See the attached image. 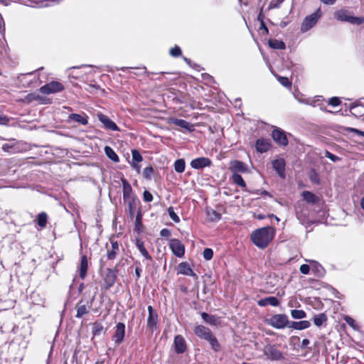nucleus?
I'll use <instances>...</instances> for the list:
<instances>
[{"label": "nucleus", "mask_w": 364, "mask_h": 364, "mask_svg": "<svg viewBox=\"0 0 364 364\" xmlns=\"http://www.w3.org/2000/svg\"><path fill=\"white\" fill-rule=\"evenodd\" d=\"M335 18L341 21L350 22L355 24H361L363 20L359 17H353L349 15L348 11L345 9H340L335 12Z\"/></svg>", "instance_id": "obj_6"}, {"label": "nucleus", "mask_w": 364, "mask_h": 364, "mask_svg": "<svg viewBox=\"0 0 364 364\" xmlns=\"http://www.w3.org/2000/svg\"><path fill=\"white\" fill-rule=\"evenodd\" d=\"M206 341L209 343L210 345L211 348L215 352H218L221 350V346L218 342V340L217 338L213 334L209 339H208Z\"/></svg>", "instance_id": "obj_32"}, {"label": "nucleus", "mask_w": 364, "mask_h": 364, "mask_svg": "<svg viewBox=\"0 0 364 364\" xmlns=\"http://www.w3.org/2000/svg\"><path fill=\"white\" fill-rule=\"evenodd\" d=\"M186 162L183 159H177L174 163V169L177 173H183L185 171Z\"/></svg>", "instance_id": "obj_36"}, {"label": "nucleus", "mask_w": 364, "mask_h": 364, "mask_svg": "<svg viewBox=\"0 0 364 364\" xmlns=\"http://www.w3.org/2000/svg\"><path fill=\"white\" fill-rule=\"evenodd\" d=\"M323 4L326 5H333L336 3V0H320Z\"/></svg>", "instance_id": "obj_64"}, {"label": "nucleus", "mask_w": 364, "mask_h": 364, "mask_svg": "<svg viewBox=\"0 0 364 364\" xmlns=\"http://www.w3.org/2000/svg\"><path fill=\"white\" fill-rule=\"evenodd\" d=\"M143 198L145 202H151L153 200V196L149 191H144L143 193Z\"/></svg>", "instance_id": "obj_54"}, {"label": "nucleus", "mask_w": 364, "mask_h": 364, "mask_svg": "<svg viewBox=\"0 0 364 364\" xmlns=\"http://www.w3.org/2000/svg\"><path fill=\"white\" fill-rule=\"evenodd\" d=\"M345 321L353 329H356L358 328V325L356 321L349 316H346L344 318Z\"/></svg>", "instance_id": "obj_50"}, {"label": "nucleus", "mask_w": 364, "mask_h": 364, "mask_svg": "<svg viewBox=\"0 0 364 364\" xmlns=\"http://www.w3.org/2000/svg\"><path fill=\"white\" fill-rule=\"evenodd\" d=\"M309 179L311 182L319 184L320 183V178L318 173L315 171V169H311L309 173Z\"/></svg>", "instance_id": "obj_42"}, {"label": "nucleus", "mask_w": 364, "mask_h": 364, "mask_svg": "<svg viewBox=\"0 0 364 364\" xmlns=\"http://www.w3.org/2000/svg\"><path fill=\"white\" fill-rule=\"evenodd\" d=\"M341 104V100L339 97H333L329 99L328 100V105H331L333 107L338 106Z\"/></svg>", "instance_id": "obj_52"}, {"label": "nucleus", "mask_w": 364, "mask_h": 364, "mask_svg": "<svg viewBox=\"0 0 364 364\" xmlns=\"http://www.w3.org/2000/svg\"><path fill=\"white\" fill-rule=\"evenodd\" d=\"M348 130L350 132H353V133H355V134H356L358 135L364 136V132L360 131V130H359L358 129H355V128H348Z\"/></svg>", "instance_id": "obj_61"}, {"label": "nucleus", "mask_w": 364, "mask_h": 364, "mask_svg": "<svg viewBox=\"0 0 364 364\" xmlns=\"http://www.w3.org/2000/svg\"><path fill=\"white\" fill-rule=\"evenodd\" d=\"M286 163L284 159L279 158L272 161V167L278 173L279 177L284 178L285 177Z\"/></svg>", "instance_id": "obj_18"}, {"label": "nucleus", "mask_w": 364, "mask_h": 364, "mask_svg": "<svg viewBox=\"0 0 364 364\" xmlns=\"http://www.w3.org/2000/svg\"><path fill=\"white\" fill-rule=\"evenodd\" d=\"M178 274L191 276L195 279H198V275L192 270L190 264L186 262H181L178 264Z\"/></svg>", "instance_id": "obj_19"}, {"label": "nucleus", "mask_w": 364, "mask_h": 364, "mask_svg": "<svg viewBox=\"0 0 364 364\" xmlns=\"http://www.w3.org/2000/svg\"><path fill=\"white\" fill-rule=\"evenodd\" d=\"M141 271L142 270H141V267H136V268H135V274H136V280H138L141 277Z\"/></svg>", "instance_id": "obj_62"}, {"label": "nucleus", "mask_w": 364, "mask_h": 364, "mask_svg": "<svg viewBox=\"0 0 364 364\" xmlns=\"http://www.w3.org/2000/svg\"><path fill=\"white\" fill-rule=\"evenodd\" d=\"M2 149L4 151H6V152H13L14 151V146L13 144H3L2 146Z\"/></svg>", "instance_id": "obj_57"}, {"label": "nucleus", "mask_w": 364, "mask_h": 364, "mask_svg": "<svg viewBox=\"0 0 364 364\" xmlns=\"http://www.w3.org/2000/svg\"><path fill=\"white\" fill-rule=\"evenodd\" d=\"M309 105L314 107H318L320 108V109L326 111V112H328L324 107L323 99L322 98L321 96H317L315 97V99L311 100V102H309Z\"/></svg>", "instance_id": "obj_29"}, {"label": "nucleus", "mask_w": 364, "mask_h": 364, "mask_svg": "<svg viewBox=\"0 0 364 364\" xmlns=\"http://www.w3.org/2000/svg\"><path fill=\"white\" fill-rule=\"evenodd\" d=\"M128 203V214L130 218L132 220L134 217L135 212L136 209L138 210V205L139 204V199L136 198H131L130 200H127Z\"/></svg>", "instance_id": "obj_24"}, {"label": "nucleus", "mask_w": 364, "mask_h": 364, "mask_svg": "<svg viewBox=\"0 0 364 364\" xmlns=\"http://www.w3.org/2000/svg\"><path fill=\"white\" fill-rule=\"evenodd\" d=\"M174 350L177 354H183L187 350V344L181 335H176L173 341Z\"/></svg>", "instance_id": "obj_11"}, {"label": "nucleus", "mask_w": 364, "mask_h": 364, "mask_svg": "<svg viewBox=\"0 0 364 364\" xmlns=\"http://www.w3.org/2000/svg\"><path fill=\"white\" fill-rule=\"evenodd\" d=\"M206 213L209 218V220L212 222H216L220 220L221 218V214L215 211V210L212 208H207L206 209Z\"/></svg>", "instance_id": "obj_31"}, {"label": "nucleus", "mask_w": 364, "mask_h": 364, "mask_svg": "<svg viewBox=\"0 0 364 364\" xmlns=\"http://www.w3.org/2000/svg\"><path fill=\"white\" fill-rule=\"evenodd\" d=\"M48 215L45 212H41L37 216V223L41 228H46L47 225Z\"/></svg>", "instance_id": "obj_34"}, {"label": "nucleus", "mask_w": 364, "mask_h": 364, "mask_svg": "<svg viewBox=\"0 0 364 364\" xmlns=\"http://www.w3.org/2000/svg\"><path fill=\"white\" fill-rule=\"evenodd\" d=\"M147 309L149 312L147 318V327L153 332L156 329L157 327L158 315L154 312V310L151 306H149Z\"/></svg>", "instance_id": "obj_14"}, {"label": "nucleus", "mask_w": 364, "mask_h": 364, "mask_svg": "<svg viewBox=\"0 0 364 364\" xmlns=\"http://www.w3.org/2000/svg\"><path fill=\"white\" fill-rule=\"evenodd\" d=\"M256 149L259 153L267 151L271 147V142L269 139H259L255 144Z\"/></svg>", "instance_id": "obj_22"}, {"label": "nucleus", "mask_w": 364, "mask_h": 364, "mask_svg": "<svg viewBox=\"0 0 364 364\" xmlns=\"http://www.w3.org/2000/svg\"><path fill=\"white\" fill-rule=\"evenodd\" d=\"M136 245L145 259H151V257L146 250L142 241L136 240Z\"/></svg>", "instance_id": "obj_33"}, {"label": "nucleus", "mask_w": 364, "mask_h": 364, "mask_svg": "<svg viewBox=\"0 0 364 364\" xmlns=\"http://www.w3.org/2000/svg\"><path fill=\"white\" fill-rule=\"evenodd\" d=\"M95 299V295H94L90 300L87 302V304H84L82 300H81L76 306L77 314L75 317L82 318L84 315L87 314L88 313V310L92 308Z\"/></svg>", "instance_id": "obj_9"}, {"label": "nucleus", "mask_w": 364, "mask_h": 364, "mask_svg": "<svg viewBox=\"0 0 364 364\" xmlns=\"http://www.w3.org/2000/svg\"><path fill=\"white\" fill-rule=\"evenodd\" d=\"M143 225H142V213L141 208H138L135 223H134V230L137 233H140L142 232Z\"/></svg>", "instance_id": "obj_27"}, {"label": "nucleus", "mask_w": 364, "mask_h": 364, "mask_svg": "<svg viewBox=\"0 0 364 364\" xmlns=\"http://www.w3.org/2000/svg\"><path fill=\"white\" fill-rule=\"evenodd\" d=\"M230 170L232 173H246L248 171L247 166L242 161L235 160L230 163Z\"/></svg>", "instance_id": "obj_17"}, {"label": "nucleus", "mask_w": 364, "mask_h": 364, "mask_svg": "<svg viewBox=\"0 0 364 364\" xmlns=\"http://www.w3.org/2000/svg\"><path fill=\"white\" fill-rule=\"evenodd\" d=\"M274 235V230L270 226L259 228L251 234L252 242L258 247L264 249L272 240Z\"/></svg>", "instance_id": "obj_1"}, {"label": "nucleus", "mask_w": 364, "mask_h": 364, "mask_svg": "<svg viewBox=\"0 0 364 364\" xmlns=\"http://www.w3.org/2000/svg\"><path fill=\"white\" fill-rule=\"evenodd\" d=\"M280 302L279 299L275 296H268L264 299H259L257 301V304L259 306H267L268 305L272 306H278Z\"/></svg>", "instance_id": "obj_23"}, {"label": "nucleus", "mask_w": 364, "mask_h": 364, "mask_svg": "<svg viewBox=\"0 0 364 364\" xmlns=\"http://www.w3.org/2000/svg\"><path fill=\"white\" fill-rule=\"evenodd\" d=\"M9 122V117L3 114H0V124H6Z\"/></svg>", "instance_id": "obj_60"}, {"label": "nucleus", "mask_w": 364, "mask_h": 364, "mask_svg": "<svg viewBox=\"0 0 364 364\" xmlns=\"http://www.w3.org/2000/svg\"><path fill=\"white\" fill-rule=\"evenodd\" d=\"M171 122L176 126L180 127L183 129H190V123L187 121L181 119H172Z\"/></svg>", "instance_id": "obj_37"}, {"label": "nucleus", "mask_w": 364, "mask_h": 364, "mask_svg": "<svg viewBox=\"0 0 364 364\" xmlns=\"http://www.w3.org/2000/svg\"><path fill=\"white\" fill-rule=\"evenodd\" d=\"M169 53L171 56L176 58L181 55V50L180 47L175 46V47L170 50Z\"/></svg>", "instance_id": "obj_49"}, {"label": "nucleus", "mask_w": 364, "mask_h": 364, "mask_svg": "<svg viewBox=\"0 0 364 364\" xmlns=\"http://www.w3.org/2000/svg\"><path fill=\"white\" fill-rule=\"evenodd\" d=\"M309 262L314 264V266L312 267V270L316 271L318 276H322L324 273V269L322 266L316 261L310 260Z\"/></svg>", "instance_id": "obj_43"}, {"label": "nucleus", "mask_w": 364, "mask_h": 364, "mask_svg": "<svg viewBox=\"0 0 364 364\" xmlns=\"http://www.w3.org/2000/svg\"><path fill=\"white\" fill-rule=\"evenodd\" d=\"M160 235L164 237H168L171 236V232L167 228H164L160 232Z\"/></svg>", "instance_id": "obj_58"}, {"label": "nucleus", "mask_w": 364, "mask_h": 364, "mask_svg": "<svg viewBox=\"0 0 364 364\" xmlns=\"http://www.w3.org/2000/svg\"><path fill=\"white\" fill-rule=\"evenodd\" d=\"M98 119L103 124L105 129L112 131H119V128L114 122L107 115L102 113L97 114Z\"/></svg>", "instance_id": "obj_16"}, {"label": "nucleus", "mask_w": 364, "mask_h": 364, "mask_svg": "<svg viewBox=\"0 0 364 364\" xmlns=\"http://www.w3.org/2000/svg\"><path fill=\"white\" fill-rule=\"evenodd\" d=\"M64 90V86L59 82L52 81L40 88V92L44 95L58 92Z\"/></svg>", "instance_id": "obj_8"}, {"label": "nucleus", "mask_w": 364, "mask_h": 364, "mask_svg": "<svg viewBox=\"0 0 364 364\" xmlns=\"http://www.w3.org/2000/svg\"><path fill=\"white\" fill-rule=\"evenodd\" d=\"M302 195H303L304 199L306 201H307L308 203H315L316 202V197L311 192L304 191Z\"/></svg>", "instance_id": "obj_41"}, {"label": "nucleus", "mask_w": 364, "mask_h": 364, "mask_svg": "<svg viewBox=\"0 0 364 364\" xmlns=\"http://www.w3.org/2000/svg\"><path fill=\"white\" fill-rule=\"evenodd\" d=\"M203 258L205 260H210L213 257V251L210 248H205L203 252Z\"/></svg>", "instance_id": "obj_48"}, {"label": "nucleus", "mask_w": 364, "mask_h": 364, "mask_svg": "<svg viewBox=\"0 0 364 364\" xmlns=\"http://www.w3.org/2000/svg\"><path fill=\"white\" fill-rule=\"evenodd\" d=\"M154 172V170L153 167L148 166L144 169L143 176L146 179L150 180L152 177Z\"/></svg>", "instance_id": "obj_45"}, {"label": "nucleus", "mask_w": 364, "mask_h": 364, "mask_svg": "<svg viewBox=\"0 0 364 364\" xmlns=\"http://www.w3.org/2000/svg\"><path fill=\"white\" fill-rule=\"evenodd\" d=\"M211 165L212 161L208 157H198L191 161V166L194 169H203Z\"/></svg>", "instance_id": "obj_12"}, {"label": "nucleus", "mask_w": 364, "mask_h": 364, "mask_svg": "<svg viewBox=\"0 0 364 364\" xmlns=\"http://www.w3.org/2000/svg\"><path fill=\"white\" fill-rule=\"evenodd\" d=\"M321 16V9H318L315 12L307 16L303 21L301 26V31L305 33L313 28Z\"/></svg>", "instance_id": "obj_3"}, {"label": "nucleus", "mask_w": 364, "mask_h": 364, "mask_svg": "<svg viewBox=\"0 0 364 364\" xmlns=\"http://www.w3.org/2000/svg\"><path fill=\"white\" fill-rule=\"evenodd\" d=\"M299 270L302 274H307L309 273L310 267L308 264H304L300 266Z\"/></svg>", "instance_id": "obj_56"}, {"label": "nucleus", "mask_w": 364, "mask_h": 364, "mask_svg": "<svg viewBox=\"0 0 364 364\" xmlns=\"http://www.w3.org/2000/svg\"><path fill=\"white\" fill-rule=\"evenodd\" d=\"M313 321H314V323L316 326L319 327L327 321V316L325 314L321 313L318 315H316L314 317Z\"/></svg>", "instance_id": "obj_35"}, {"label": "nucleus", "mask_w": 364, "mask_h": 364, "mask_svg": "<svg viewBox=\"0 0 364 364\" xmlns=\"http://www.w3.org/2000/svg\"><path fill=\"white\" fill-rule=\"evenodd\" d=\"M194 333L200 339L207 341L213 334L210 328L203 325H198L193 329Z\"/></svg>", "instance_id": "obj_13"}, {"label": "nucleus", "mask_w": 364, "mask_h": 364, "mask_svg": "<svg viewBox=\"0 0 364 364\" xmlns=\"http://www.w3.org/2000/svg\"><path fill=\"white\" fill-rule=\"evenodd\" d=\"M103 264L102 259L100 260V274L104 282V289L105 290L109 289L112 287L116 282L117 277V267H115L114 269L106 268L105 270H102Z\"/></svg>", "instance_id": "obj_2"}, {"label": "nucleus", "mask_w": 364, "mask_h": 364, "mask_svg": "<svg viewBox=\"0 0 364 364\" xmlns=\"http://www.w3.org/2000/svg\"><path fill=\"white\" fill-rule=\"evenodd\" d=\"M279 82L284 87H288L291 85V82L287 77H278Z\"/></svg>", "instance_id": "obj_51"}, {"label": "nucleus", "mask_w": 364, "mask_h": 364, "mask_svg": "<svg viewBox=\"0 0 364 364\" xmlns=\"http://www.w3.org/2000/svg\"><path fill=\"white\" fill-rule=\"evenodd\" d=\"M170 248L176 257H182L185 254V246L178 239H171L169 242Z\"/></svg>", "instance_id": "obj_10"}, {"label": "nucleus", "mask_w": 364, "mask_h": 364, "mask_svg": "<svg viewBox=\"0 0 364 364\" xmlns=\"http://www.w3.org/2000/svg\"><path fill=\"white\" fill-rule=\"evenodd\" d=\"M105 152L107 156L109 159L113 161L114 162H119V158L118 155L113 150V149L111 148L110 146H106L105 147Z\"/></svg>", "instance_id": "obj_30"}, {"label": "nucleus", "mask_w": 364, "mask_h": 364, "mask_svg": "<svg viewBox=\"0 0 364 364\" xmlns=\"http://www.w3.org/2000/svg\"><path fill=\"white\" fill-rule=\"evenodd\" d=\"M88 269V261L86 255H82L80 263L78 266L79 276L81 279H84L87 276Z\"/></svg>", "instance_id": "obj_20"}, {"label": "nucleus", "mask_w": 364, "mask_h": 364, "mask_svg": "<svg viewBox=\"0 0 364 364\" xmlns=\"http://www.w3.org/2000/svg\"><path fill=\"white\" fill-rule=\"evenodd\" d=\"M167 211L168 213V215L170 216V218L172 219V220L176 223H179L180 222V218L177 215V214L174 212V210H173V207H169L168 209H167Z\"/></svg>", "instance_id": "obj_46"}, {"label": "nucleus", "mask_w": 364, "mask_h": 364, "mask_svg": "<svg viewBox=\"0 0 364 364\" xmlns=\"http://www.w3.org/2000/svg\"><path fill=\"white\" fill-rule=\"evenodd\" d=\"M273 139L280 146H285L288 144V139L284 131L279 129L273 130L272 133Z\"/></svg>", "instance_id": "obj_15"}, {"label": "nucleus", "mask_w": 364, "mask_h": 364, "mask_svg": "<svg viewBox=\"0 0 364 364\" xmlns=\"http://www.w3.org/2000/svg\"><path fill=\"white\" fill-rule=\"evenodd\" d=\"M268 323L274 328L282 329L289 326V318L286 314H279L271 316Z\"/></svg>", "instance_id": "obj_4"}, {"label": "nucleus", "mask_w": 364, "mask_h": 364, "mask_svg": "<svg viewBox=\"0 0 364 364\" xmlns=\"http://www.w3.org/2000/svg\"><path fill=\"white\" fill-rule=\"evenodd\" d=\"M263 353L272 361L281 360L284 358L282 353L275 345L267 344L264 346Z\"/></svg>", "instance_id": "obj_5"}, {"label": "nucleus", "mask_w": 364, "mask_h": 364, "mask_svg": "<svg viewBox=\"0 0 364 364\" xmlns=\"http://www.w3.org/2000/svg\"><path fill=\"white\" fill-rule=\"evenodd\" d=\"M291 316L294 319H301L306 316V314L304 310L293 309L291 311Z\"/></svg>", "instance_id": "obj_40"}, {"label": "nucleus", "mask_w": 364, "mask_h": 364, "mask_svg": "<svg viewBox=\"0 0 364 364\" xmlns=\"http://www.w3.org/2000/svg\"><path fill=\"white\" fill-rule=\"evenodd\" d=\"M111 245L112 250H116L117 252L119 251V244L117 241H112Z\"/></svg>", "instance_id": "obj_63"}, {"label": "nucleus", "mask_w": 364, "mask_h": 364, "mask_svg": "<svg viewBox=\"0 0 364 364\" xmlns=\"http://www.w3.org/2000/svg\"><path fill=\"white\" fill-rule=\"evenodd\" d=\"M132 157L133 162L136 163L140 162L143 159L141 154L136 149L132 150Z\"/></svg>", "instance_id": "obj_47"}, {"label": "nucleus", "mask_w": 364, "mask_h": 364, "mask_svg": "<svg viewBox=\"0 0 364 364\" xmlns=\"http://www.w3.org/2000/svg\"><path fill=\"white\" fill-rule=\"evenodd\" d=\"M284 1V0H275V3L274 2V1H272L270 3V7L271 8H278L281 5V4L283 3Z\"/></svg>", "instance_id": "obj_59"}, {"label": "nucleus", "mask_w": 364, "mask_h": 364, "mask_svg": "<svg viewBox=\"0 0 364 364\" xmlns=\"http://www.w3.org/2000/svg\"><path fill=\"white\" fill-rule=\"evenodd\" d=\"M103 331V326L102 323L95 322L92 327V333L94 336H98L101 334Z\"/></svg>", "instance_id": "obj_44"}, {"label": "nucleus", "mask_w": 364, "mask_h": 364, "mask_svg": "<svg viewBox=\"0 0 364 364\" xmlns=\"http://www.w3.org/2000/svg\"><path fill=\"white\" fill-rule=\"evenodd\" d=\"M117 251L114 250H108L107 252V257L108 259L113 260L116 258Z\"/></svg>", "instance_id": "obj_55"}, {"label": "nucleus", "mask_w": 364, "mask_h": 364, "mask_svg": "<svg viewBox=\"0 0 364 364\" xmlns=\"http://www.w3.org/2000/svg\"><path fill=\"white\" fill-rule=\"evenodd\" d=\"M68 119L73 120L80 124L87 125L88 124V117L86 114H80L72 113L69 115Z\"/></svg>", "instance_id": "obj_26"}, {"label": "nucleus", "mask_w": 364, "mask_h": 364, "mask_svg": "<svg viewBox=\"0 0 364 364\" xmlns=\"http://www.w3.org/2000/svg\"><path fill=\"white\" fill-rule=\"evenodd\" d=\"M201 317L205 322L211 325H215L217 318L215 316L210 315L205 312L201 314Z\"/></svg>", "instance_id": "obj_39"}, {"label": "nucleus", "mask_w": 364, "mask_h": 364, "mask_svg": "<svg viewBox=\"0 0 364 364\" xmlns=\"http://www.w3.org/2000/svg\"><path fill=\"white\" fill-rule=\"evenodd\" d=\"M270 48L273 49L284 50L286 48L285 43L282 41L277 39H270L268 41Z\"/></svg>", "instance_id": "obj_28"}, {"label": "nucleus", "mask_w": 364, "mask_h": 364, "mask_svg": "<svg viewBox=\"0 0 364 364\" xmlns=\"http://www.w3.org/2000/svg\"><path fill=\"white\" fill-rule=\"evenodd\" d=\"M325 156L327 157L328 159H331L333 162H336L341 159L338 156L333 154L332 153H331L328 151H325Z\"/></svg>", "instance_id": "obj_53"}, {"label": "nucleus", "mask_w": 364, "mask_h": 364, "mask_svg": "<svg viewBox=\"0 0 364 364\" xmlns=\"http://www.w3.org/2000/svg\"><path fill=\"white\" fill-rule=\"evenodd\" d=\"M125 336V324L119 322L114 327V332L112 336V341L116 346H119L124 342Z\"/></svg>", "instance_id": "obj_7"}, {"label": "nucleus", "mask_w": 364, "mask_h": 364, "mask_svg": "<svg viewBox=\"0 0 364 364\" xmlns=\"http://www.w3.org/2000/svg\"><path fill=\"white\" fill-rule=\"evenodd\" d=\"M232 181L238 185L241 188H245L246 187V183L245 182V181L243 180L242 177L238 174V173H232Z\"/></svg>", "instance_id": "obj_38"}, {"label": "nucleus", "mask_w": 364, "mask_h": 364, "mask_svg": "<svg viewBox=\"0 0 364 364\" xmlns=\"http://www.w3.org/2000/svg\"><path fill=\"white\" fill-rule=\"evenodd\" d=\"M123 186V198L124 200H128L131 198H136L135 196H132V188L129 183L124 178L122 179Z\"/></svg>", "instance_id": "obj_21"}, {"label": "nucleus", "mask_w": 364, "mask_h": 364, "mask_svg": "<svg viewBox=\"0 0 364 364\" xmlns=\"http://www.w3.org/2000/svg\"><path fill=\"white\" fill-rule=\"evenodd\" d=\"M311 323L309 321H289L288 328L295 330H304L310 327Z\"/></svg>", "instance_id": "obj_25"}]
</instances>
